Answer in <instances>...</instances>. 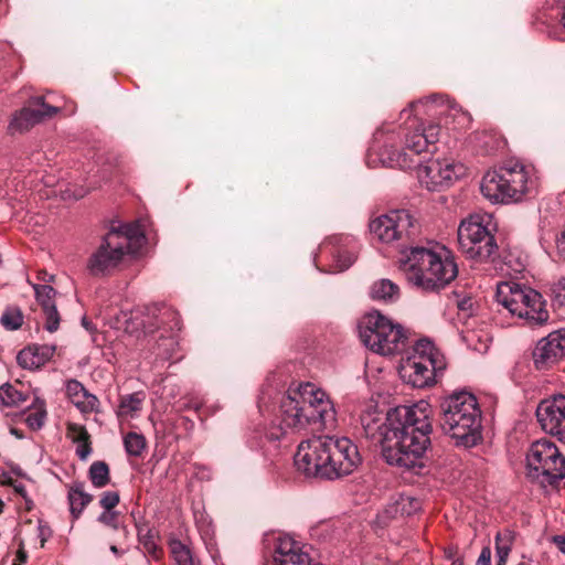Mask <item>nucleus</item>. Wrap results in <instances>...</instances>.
<instances>
[{
  "label": "nucleus",
  "instance_id": "43",
  "mask_svg": "<svg viewBox=\"0 0 565 565\" xmlns=\"http://www.w3.org/2000/svg\"><path fill=\"white\" fill-rule=\"evenodd\" d=\"M556 248L558 254L565 258V230L556 238Z\"/></svg>",
  "mask_w": 565,
  "mask_h": 565
},
{
  "label": "nucleus",
  "instance_id": "23",
  "mask_svg": "<svg viewBox=\"0 0 565 565\" xmlns=\"http://www.w3.org/2000/svg\"><path fill=\"white\" fill-rule=\"evenodd\" d=\"M66 394L72 404L83 414L97 412L98 398L89 393L82 383L71 380L66 384Z\"/></svg>",
  "mask_w": 565,
  "mask_h": 565
},
{
  "label": "nucleus",
  "instance_id": "30",
  "mask_svg": "<svg viewBox=\"0 0 565 565\" xmlns=\"http://www.w3.org/2000/svg\"><path fill=\"white\" fill-rule=\"evenodd\" d=\"M169 546L177 565H194V558L189 546L179 540H172Z\"/></svg>",
  "mask_w": 565,
  "mask_h": 565
},
{
  "label": "nucleus",
  "instance_id": "49",
  "mask_svg": "<svg viewBox=\"0 0 565 565\" xmlns=\"http://www.w3.org/2000/svg\"><path fill=\"white\" fill-rule=\"evenodd\" d=\"M109 550L115 555H119L120 554V552H119V550L117 548L116 545H110Z\"/></svg>",
  "mask_w": 565,
  "mask_h": 565
},
{
  "label": "nucleus",
  "instance_id": "50",
  "mask_svg": "<svg viewBox=\"0 0 565 565\" xmlns=\"http://www.w3.org/2000/svg\"><path fill=\"white\" fill-rule=\"evenodd\" d=\"M507 558L508 557L498 558L497 565H505Z\"/></svg>",
  "mask_w": 565,
  "mask_h": 565
},
{
  "label": "nucleus",
  "instance_id": "42",
  "mask_svg": "<svg viewBox=\"0 0 565 565\" xmlns=\"http://www.w3.org/2000/svg\"><path fill=\"white\" fill-rule=\"evenodd\" d=\"M476 565H491V550L490 547H483Z\"/></svg>",
  "mask_w": 565,
  "mask_h": 565
},
{
  "label": "nucleus",
  "instance_id": "3",
  "mask_svg": "<svg viewBox=\"0 0 565 565\" xmlns=\"http://www.w3.org/2000/svg\"><path fill=\"white\" fill-rule=\"evenodd\" d=\"M335 412L327 394L311 383L289 388L279 404V412L268 437L279 440L284 435L307 429L309 426L328 428L333 426Z\"/></svg>",
  "mask_w": 565,
  "mask_h": 565
},
{
  "label": "nucleus",
  "instance_id": "24",
  "mask_svg": "<svg viewBox=\"0 0 565 565\" xmlns=\"http://www.w3.org/2000/svg\"><path fill=\"white\" fill-rule=\"evenodd\" d=\"M146 399L143 392H135L120 396L116 411L120 422L129 420L139 416Z\"/></svg>",
  "mask_w": 565,
  "mask_h": 565
},
{
  "label": "nucleus",
  "instance_id": "21",
  "mask_svg": "<svg viewBox=\"0 0 565 565\" xmlns=\"http://www.w3.org/2000/svg\"><path fill=\"white\" fill-rule=\"evenodd\" d=\"M32 287L35 292V298L45 315V329L51 333L55 332L60 326V315L54 302L56 295L55 289L49 285L38 284H32Z\"/></svg>",
  "mask_w": 565,
  "mask_h": 565
},
{
  "label": "nucleus",
  "instance_id": "16",
  "mask_svg": "<svg viewBox=\"0 0 565 565\" xmlns=\"http://www.w3.org/2000/svg\"><path fill=\"white\" fill-rule=\"evenodd\" d=\"M58 111V107L45 104L43 97H33L30 99L29 106L23 107L13 114L8 126V130L10 134H22L44 119L52 118Z\"/></svg>",
  "mask_w": 565,
  "mask_h": 565
},
{
  "label": "nucleus",
  "instance_id": "25",
  "mask_svg": "<svg viewBox=\"0 0 565 565\" xmlns=\"http://www.w3.org/2000/svg\"><path fill=\"white\" fill-rule=\"evenodd\" d=\"M108 233H116L118 236L126 238V244H122L124 252L135 254L145 242V234L139 223L126 224L119 228H111Z\"/></svg>",
  "mask_w": 565,
  "mask_h": 565
},
{
  "label": "nucleus",
  "instance_id": "37",
  "mask_svg": "<svg viewBox=\"0 0 565 565\" xmlns=\"http://www.w3.org/2000/svg\"><path fill=\"white\" fill-rule=\"evenodd\" d=\"M100 505L105 510H113L119 503V494L116 491H106L102 494Z\"/></svg>",
  "mask_w": 565,
  "mask_h": 565
},
{
  "label": "nucleus",
  "instance_id": "52",
  "mask_svg": "<svg viewBox=\"0 0 565 565\" xmlns=\"http://www.w3.org/2000/svg\"><path fill=\"white\" fill-rule=\"evenodd\" d=\"M3 507H4V503H3V501H2V500H0V513H2V511H3Z\"/></svg>",
  "mask_w": 565,
  "mask_h": 565
},
{
  "label": "nucleus",
  "instance_id": "19",
  "mask_svg": "<svg viewBox=\"0 0 565 565\" xmlns=\"http://www.w3.org/2000/svg\"><path fill=\"white\" fill-rule=\"evenodd\" d=\"M565 355V329L551 332L536 344L533 359L537 369H546Z\"/></svg>",
  "mask_w": 565,
  "mask_h": 565
},
{
  "label": "nucleus",
  "instance_id": "15",
  "mask_svg": "<svg viewBox=\"0 0 565 565\" xmlns=\"http://www.w3.org/2000/svg\"><path fill=\"white\" fill-rule=\"evenodd\" d=\"M439 248H427L413 246L401 252L398 259L399 268L405 274L407 280L419 288L420 276H433L431 266L438 264Z\"/></svg>",
  "mask_w": 565,
  "mask_h": 565
},
{
  "label": "nucleus",
  "instance_id": "11",
  "mask_svg": "<svg viewBox=\"0 0 565 565\" xmlns=\"http://www.w3.org/2000/svg\"><path fill=\"white\" fill-rule=\"evenodd\" d=\"M527 476L553 483L565 478V457L548 439L534 441L526 455Z\"/></svg>",
  "mask_w": 565,
  "mask_h": 565
},
{
  "label": "nucleus",
  "instance_id": "53",
  "mask_svg": "<svg viewBox=\"0 0 565 565\" xmlns=\"http://www.w3.org/2000/svg\"><path fill=\"white\" fill-rule=\"evenodd\" d=\"M451 565H463V564H462V562H461V561H458V559H457V561L452 562V564H451Z\"/></svg>",
  "mask_w": 565,
  "mask_h": 565
},
{
  "label": "nucleus",
  "instance_id": "9",
  "mask_svg": "<svg viewBox=\"0 0 565 565\" xmlns=\"http://www.w3.org/2000/svg\"><path fill=\"white\" fill-rule=\"evenodd\" d=\"M495 298L509 313L526 320L531 326H542L548 321L545 300L531 287L514 281H502L497 285Z\"/></svg>",
  "mask_w": 565,
  "mask_h": 565
},
{
  "label": "nucleus",
  "instance_id": "39",
  "mask_svg": "<svg viewBox=\"0 0 565 565\" xmlns=\"http://www.w3.org/2000/svg\"><path fill=\"white\" fill-rule=\"evenodd\" d=\"M118 513L111 510H105L99 516L98 521L113 529H118Z\"/></svg>",
  "mask_w": 565,
  "mask_h": 565
},
{
  "label": "nucleus",
  "instance_id": "4",
  "mask_svg": "<svg viewBox=\"0 0 565 565\" xmlns=\"http://www.w3.org/2000/svg\"><path fill=\"white\" fill-rule=\"evenodd\" d=\"M356 445L347 437L320 436L302 441L295 465L309 478L334 480L351 475L361 465Z\"/></svg>",
  "mask_w": 565,
  "mask_h": 565
},
{
  "label": "nucleus",
  "instance_id": "45",
  "mask_svg": "<svg viewBox=\"0 0 565 565\" xmlns=\"http://www.w3.org/2000/svg\"><path fill=\"white\" fill-rule=\"evenodd\" d=\"M28 558L26 552L23 550V547H20L17 552V559L20 563H25Z\"/></svg>",
  "mask_w": 565,
  "mask_h": 565
},
{
  "label": "nucleus",
  "instance_id": "28",
  "mask_svg": "<svg viewBox=\"0 0 565 565\" xmlns=\"http://www.w3.org/2000/svg\"><path fill=\"white\" fill-rule=\"evenodd\" d=\"M93 497L85 492L82 483H76L68 491L70 510L74 518H78Z\"/></svg>",
  "mask_w": 565,
  "mask_h": 565
},
{
  "label": "nucleus",
  "instance_id": "5",
  "mask_svg": "<svg viewBox=\"0 0 565 565\" xmlns=\"http://www.w3.org/2000/svg\"><path fill=\"white\" fill-rule=\"evenodd\" d=\"M440 409V427L456 446L471 448L481 440V409L475 395L454 393L441 402Z\"/></svg>",
  "mask_w": 565,
  "mask_h": 565
},
{
  "label": "nucleus",
  "instance_id": "7",
  "mask_svg": "<svg viewBox=\"0 0 565 565\" xmlns=\"http://www.w3.org/2000/svg\"><path fill=\"white\" fill-rule=\"evenodd\" d=\"M359 334L366 348L384 356L402 353L408 341V331L380 311L369 312L361 319Z\"/></svg>",
  "mask_w": 565,
  "mask_h": 565
},
{
  "label": "nucleus",
  "instance_id": "38",
  "mask_svg": "<svg viewBox=\"0 0 565 565\" xmlns=\"http://www.w3.org/2000/svg\"><path fill=\"white\" fill-rule=\"evenodd\" d=\"M45 416H46V413L45 411L41 407L40 409H38L35 413H32V414H29L28 417H26V423L28 425L33 428V429H40L43 424H44V419H45Z\"/></svg>",
  "mask_w": 565,
  "mask_h": 565
},
{
  "label": "nucleus",
  "instance_id": "20",
  "mask_svg": "<svg viewBox=\"0 0 565 565\" xmlns=\"http://www.w3.org/2000/svg\"><path fill=\"white\" fill-rule=\"evenodd\" d=\"M273 562L274 565H321L313 563L302 546L289 536L277 539Z\"/></svg>",
  "mask_w": 565,
  "mask_h": 565
},
{
  "label": "nucleus",
  "instance_id": "41",
  "mask_svg": "<svg viewBox=\"0 0 565 565\" xmlns=\"http://www.w3.org/2000/svg\"><path fill=\"white\" fill-rule=\"evenodd\" d=\"M90 452H92V448H90L89 439L82 441V443H77L76 454L79 457V459L86 460L88 458V456L90 455Z\"/></svg>",
  "mask_w": 565,
  "mask_h": 565
},
{
  "label": "nucleus",
  "instance_id": "13",
  "mask_svg": "<svg viewBox=\"0 0 565 565\" xmlns=\"http://www.w3.org/2000/svg\"><path fill=\"white\" fill-rule=\"evenodd\" d=\"M416 225V220L406 210H394L380 215L370 223V232L375 239L391 244L404 237H409Z\"/></svg>",
  "mask_w": 565,
  "mask_h": 565
},
{
  "label": "nucleus",
  "instance_id": "12",
  "mask_svg": "<svg viewBox=\"0 0 565 565\" xmlns=\"http://www.w3.org/2000/svg\"><path fill=\"white\" fill-rule=\"evenodd\" d=\"M416 175L428 191H443L460 180L467 172L466 166L450 157L429 159L416 166Z\"/></svg>",
  "mask_w": 565,
  "mask_h": 565
},
{
  "label": "nucleus",
  "instance_id": "18",
  "mask_svg": "<svg viewBox=\"0 0 565 565\" xmlns=\"http://www.w3.org/2000/svg\"><path fill=\"white\" fill-rule=\"evenodd\" d=\"M438 264L440 266H431L433 276H424L419 280V288L424 291H438L452 281L458 274L457 264L445 247L439 248Z\"/></svg>",
  "mask_w": 565,
  "mask_h": 565
},
{
  "label": "nucleus",
  "instance_id": "27",
  "mask_svg": "<svg viewBox=\"0 0 565 565\" xmlns=\"http://www.w3.org/2000/svg\"><path fill=\"white\" fill-rule=\"evenodd\" d=\"M422 503L418 499L401 494L392 504L386 509V513L392 518L411 516L418 512Z\"/></svg>",
  "mask_w": 565,
  "mask_h": 565
},
{
  "label": "nucleus",
  "instance_id": "6",
  "mask_svg": "<svg viewBox=\"0 0 565 565\" xmlns=\"http://www.w3.org/2000/svg\"><path fill=\"white\" fill-rule=\"evenodd\" d=\"M535 182L533 168L511 160L498 170L488 171L480 190L493 203L518 202L535 186Z\"/></svg>",
  "mask_w": 565,
  "mask_h": 565
},
{
  "label": "nucleus",
  "instance_id": "8",
  "mask_svg": "<svg viewBox=\"0 0 565 565\" xmlns=\"http://www.w3.org/2000/svg\"><path fill=\"white\" fill-rule=\"evenodd\" d=\"M445 369L444 354L430 340L420 339L413 345L412 353L402 361L399 375L405 383L423 388L433 385Z\"/></svg>",
  "mask_w": 565,
  "mask_h": 565
},
{
  "label": "nucleus",
  "instance_id": "51",
  "mask_svg": "<svg viewBox=\"0 0 565 565\" xmlns=\"http://www.w3.org/2000/svg\"><path fill=\"white\" fill-rule=\"evenodd\" d=\"M15 490L18 492L22 493L24 491V487L23 486L15 487Z\"/></svg>",
  "mask_w": 565,
  "mask_h": 565
},
{
  "label": "nucleus",
  "instance_id": "33",
  "mask_svg": "<svg viewBox=\"0 0 565 565\" xmlns=\"http://www.w3.org/2000/svg\"><path fill=\"white\" fill-rule=\"evenodd\" d=\"M124 446L128 455L139 457L146 448V439L137 433H128L124 437Z\"/></svg>",
  "mask_w": 565,
  "mask_h": 565
},
{
  "label": "nucleus",
  "instance_id": "40",
  "mask_svg": "<svg viewBox=\"0 0 565 565\" xmlns=\"http://www.w3.org/2000/svg\"><path fill=\"white\" fill-rule=\"evenodd\" d=\"M355 260V257L352 253H347L344 255H339L337 260V270L343 271L348 269Z\"/></svg>",
  "mask_w": 565,
  "mask_h": 565
},
{
  "label": "nucleus",
  "instance_id": "46",
  "mask_svg": "<svg viewBox=\"0 0 565 565\" xmlns=\"http://www.w3.org/2000/svg\"><path fill=\"white\" fill-rule=\"evenodd\" d=\"M86 193H87V190L79 189V190L74 191L72 194H68V196H73L74 199L77 200V199L83 198Z\"/></svg>",
  "mask_w": 565,
  "mask_h": 565
},
{
  "label": "nucleus",
  "instance_id": "1",
  "mask_svg": "<svg viewBox=\"0 0 565 565\" xmlns=\"http://www.w3.org/2000/svg\"><path fill=\"white\" fill-rule=\"evenodd\" d=\"M430 405L420 401L387 413L369 406L360 419L365 437L381 445L388 465L415 469L423 468V458L430 445Z\"/></svg>",
  "mask_w": 565,
  "mask_h": 565
},
{
  "label": "nucleus",
  "instance_id": "29",
  "mask_svg": "<svg viewBox=\"0 0 565 565\" xmlns=\"http://www.w3.org/2000/svg\"><path fill=\"white\" fill-rule=\"evenodd\" d=\"M28 396L18 391L12 384L6 383L0 386V404L4 407H19L26 402Z\"/></svg>",
  "mask_w": 565,
  "mask_h": 565
},
{
  "label": "nucleus",
  "instance_id": "36",
  "mask_svg": "<svg viewBox=\"0 0 565 565\" xmlns=\"http://www.w3.org/2000/svg\"><path fill=\"white\" fill-rule=\"evenodd\" d=\"M554 301L565 307V278L557 280L551 288Z\"/></svg>",
  "mask_w": 565,
  "mask_h": 565
},
{
  "label": "nucleus",
  "instance_id": "47",
  "mask_svg": "<svg viewBox=\"0 0 565 565\" xmlns=\"http://www.w3.org/2000/svg\"><path fill=\"white\" fill-rule=\"evenodd\" d=\"M39 536L41 537V546L43 547L44 543L46 541V536L44 533V527H42V526H39Z\"/></svg>",
  "mask_w": 565,
  "mask_h": 565
},
{
  "label": "nucleus",
  "instance_id": "35",
  "mask_svg": "<svg viewBox=\"0 0 565 565\" xmlns=\"http://www.w3.org/2000/svg\"><path fill=\"white\" fill-rule=\"evenodd\" d=\"M67 437L75 444L89 439V434L83 425L71 423L67 425Z\"/></svg>",
  "mask_w": 565,
  "mask_h": 565
},
{
  "label": "nucleus",
  "instance_id": "22",
  "mask_svg": "<svg viewBox=\"0 0 565 565\" xmlns=\"http://www.w3.org/2000/svg\"><path fill=\"white\" fill-rule=\"evenodd\" d=\"M55 350V345L31 344L18 353L17 362L22 369L34 371L46 364L53 358Z\"/></svg>",
  "mask_w": 565,
  "mask_h": 565
},
{
  "label": "nucleus",
  "instance_id": "26",
  "mask_svg": "<svg viewBox=\"0 0 565 565\" xmlns=\"http://www.w3.org/2000/svg\"><path fill=\"white\" fill-rule=\"evenodd\" d=\"M370 296L376 301L395 302L399 298V287L390 279H379L371 285Z\"/></svg>",
  "mask_w": 565,
  "mask_h": 565
},
{
  "label": "nucleus",
  "instance_id": "17",
  "mask_svg": "<svg viewBox=\"0 0 565 565\" xmlns=\"http://www.w3.org/2000/svg\"><path fill=\"white\" fill-rule=\"evenodd\" d=\"M542 429L565 444V396L556 395L542 401L536 408Z\"/></svg>",
  "mask_w": 565,
  "mask_h": 565
},
{
  "label": "nucleus",
  "instance_id": "14",
  "mask_svg": "<svg viewBox=\"0 0 565 565\" xmlns=\"http://www.w3.org/2000/svg\"><path fill=\"white\" fill-rule=\"evenodd\" d=\"M126 238L116 233H107L99 247L89 256L87 260V270L93 276H105L114 270L127 255L124 252Z\"/></svg>",
  "mask_w": 565,
  "mask_h": 565
},
{
  "label": "nucleus",
  "instance_id": "48",
  "mask_svg": "<svg viewBox=\"0 0 565 565\" xmlns=\"http://www.w3.org/2000/svg\"><path fill=\"white\" fill-rule=\"evenodd\" d=\"M148 551L150 553H152V555L156 557V558H159V552H158V548L153 545L151 547L148 548Z\"/></svg>",
  "mask_w": 565,
  "mask_h": 565
},
{
  "label": "nucleus",
  "instance_id": "10",
  "mask_svg": "<svg viewBox=\"0 0 565 565\" xmlns=\"http://www.w3.org/2000/svg\"><path fill=\"white\" fill-rule=\"evenodd\" d=\"M494 230L489 214H473L463 220L458 227V244L462 254L479 262L491 258L498 250L492 234Z\"/></svg>",
  "mask_w": 565,
  "mask_h": 565
},
{
  "label": "nucleus",
  "instance_id": "44",
  "mask_svg": "<svg viewBox=\"0 0 565 565\" xmlns=\"http://www.w3.org/2000/svg\"><path fill=\"white\" fill-rule=\"evenodd\" d=\"M554 543L556 544L557 548L565 554V536L557 535L553 539Z\"/></svg>",
  "mask_w": 565,
  "mask_h": 565
},
{
  "label": "nucleus",
  "instance_id": "2",
  "mask_svg": "<svg viewBox=\"0 0 565 565\" xmlns=\"http://www.w3.org/2000/svg\"><path fill=\"white\" fill-rule=\"evenodd\" d=\"M402 116H406L403 127L404 147L395 150L392 147L381 153L383 163L399 169H412L418 164L415 157L429 151L440 136L439 124L424 122L419 116L437 118L439 121L449 124V119L463 125L469 121L468 115L454 102L440 95H433L411 104L409 109H404Z\"/></svg>",
  "mask_w": 565,
  "mask_h": 565
},
{
  "label": "nucleus",
  "instance_id": "31",
  "mask_svg": "<svg viewBox=\"0 0 565 565\" xmlns=\"http://www.w3.org/2000/svg\"><path fill=\"white\" fill-rule=\"evenodd\" d=\"M0 322L7 330H18L23 324V313L19 307L10 306L3 311Z\"/></svg>",
  "mask_w": 565,
  "mask_h": 565
},
{
  "label": "nucleus",
  "instance_id": "34",
  "mask_svg": "<svg viewBox=\"0 0 565 565\" xmlns=\"http://www.w3.org/2000/svg\"><path fill=\"white\" fill-rule=\"evenodd\" d=\"M512 547V535L510 532L498 533L495 536V550L498 558L508 557Z\"/></svg>",
  "mask_w": 565,
  "mask_h": 565
},
{
  "label": "nucleus",
  "instance_id": "32",
  "mask_svg": "<svg viewBox=\"0 0 565 565\" xmlns=\"http://www.w3.org/2000/svg\"><path fill=\"white\" fill-rule=\"evenodd\" d=\"M89 478L96 488H103L109 482V469L104 461H95L89 468Z\"/></svg>",
  "mask_w": 565,
  "mask_h": 565
}]
</instances>
